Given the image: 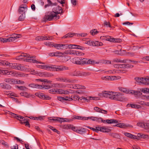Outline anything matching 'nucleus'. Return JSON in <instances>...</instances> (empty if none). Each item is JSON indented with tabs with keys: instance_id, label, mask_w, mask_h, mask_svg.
Returning <instances> with one entry per match:
<instances>
[{
	"instance_id": "obj_1",
	"label": "nucleus",
	"mask_w": 149,
	"mask_h": 149,
	"mask_svg": "<svg viewBox=\"0 0 149 149\" xmlns=\"http://www.w3.org/2000/svg\"><path fill=\"white\" fill-rule=\"evenodd\" d=\"M109 97L111 100L116 101L123 102L125 100V98L120 92L110 91Z\"/></svg>"
},
{
	"instance_id": "obj_2",
	"label": "nucleus",
	"mask_w": 149,
	"mask_h": 149,
	"mask_svg": "<svg viewBox=\"0 0 149 149\" xmlns=\"http://www.w3.org/2000/svg\"><path fill=\"white\" fill-rule=\"evenodd\" d=\"M21 57H27L28 58H30V59H24V60L25 61L32 62L33 63H40L36 60L34 59V57L33 56H30V55L27 54L25 53H22L20 55L17 56L16 57V59H22L23 58H21Z\"/></svg>"
},
{
	"instance_id": "obj_3",
	"label": "nucleus",
	"mask_w": 149,
	"mask_h": 149,
	"mask_svg": "<svg viewBox=\"0 0 149 149\" xmlns=\"http://www.w3.org/2000/svg\"><path fill=\"white\" fill-rule=\"evenodd\" d=\"M91 120L93 121H95L99 123L102 122L104 123H106L108 124H111L113 123H117V120L115 119H111L106 120H104L102 118L100 117H97L94 116H91Z\"/></svg>"
},
{
	"instance_id": "obj_4",
	"label": "nucleus",
	"mask_w": 149,
	"mask_h": 149,
	"mask_svg": "<svg viewBox=\"0 0 149 149\" xmlns=\"http://www.w3.org/2000/svg\"><path fill=\"white\" fill-rule=\"evenodd\" d=\"M22 35L20 34H15L13 37L8 38H0V41L3 43L13 41L15 39L21 37Z\"/></svg>"
},
{
	"instance_id": "obj_5",
	"label": "nucleus",
	"mask_w": 149,
	"mask_h": 149,
	"mask_svg": "<svg viewBox=\"0 0 149 149\" xmlns=\"http://www.w3.org/2000/svg\"><path fill=\"white\" fill-rule=\"evenodd\" d=\"M100 39L102 40H106L115 43L120 42L121 40L120 39L115 38L109 36H101L100 37Z\"/></svg>"
},
{
	"instance_id": "obj_6",
	"label": "nucleus",
	"mask_w": 149,
	"mask_h": 149,
	"mask_svg": "<svg viewBox=\"0 0 149 149\" xmlns=\"http://www.w3.org/2000/svg\"><path fill=\"white\" fill-rule=\"evenodd\" d=\"M60 16L55 14L52 11L49 12L45 16L46 19L49 21H51L53 19L57 20L59 18Z\"/></svg>"
},
{
	"instance_id": "obj_7",
	"label": "nucleus",
	"mask_w": 149,
	"mask_h": 149,
	"mask_svg": "<svg viewBox=\"0 0 149 149\" xmlns=\"http://www.w3.org/2000/svg\"><path fill=\"white\" fill-rule=\"evenodd\" d=\"M56 79L57 81H59L61 82H66L68 83H75L77 80L75 79L71 80L65 78L63 77H59L56 78Z\"/></svg>"
},
{
	"instance_id": "obj_8",
	"label": "nucleus",
	"mask_w": 149,
	"mask_h": 149,
	"mask_svg": "<svg viewBox=\"0 0 149 149\" xmlns=\"http://www.w3.org/2000/svg\"><path fill=\"white\" fill-rule=\"evenodd\" d=\"M9 114L12 116L13 118L19 120L21 122V123L22 122V121H25L27 119V118H26L21 116L20 115H17L11 112H10Z\"/></svg>"
},
{
	"instance_id": "obj_9",
	"label": "nucleus",
	"mask_w": 149,
	"mask_h": 149,
	"mask_svg": "<svg viewBox=\"0 0 149 149\" xmlns=\"http://www.w3.org/2000/svg\"><path fill=\"white\" fill-rule=\"evenodd\" d=\"M97 130L98 132L99 131L103 132H109L111 131V130L109 129L108 127H106L105 126L100 127L99 126L97 127Z\"/></svg>"
},
{
	"instance_id": "obj_10",
	"label": "nucleus",
	"mask_w": 149,
	"mask_h": 149,
	"mask_svg": "<svg viewBox=\"0 0 149 149\" xmlns=\"http://www.w3.org/2000/svg\"><path fill=\"white\" fill-rule=\"evenodd\" d=\"M35 95L40 98L46 100H49L51 99L50 97L48 95H45L44 93H36Z\"/></svg>"
},
{
	"instance_id": "obj_11",
	"label": "nucleus",
	"mask_w": 149,
	"mask_h": 149,
	"mask_svg": "<svg viewBox=\"0 0 149 149\" xmlns=\"http://www.w3.org/2000/svg\"><path fill=\"white\" fill-rule=\"evenodd\" d=\"M27 10V6L25 4H22L19 7L18 12L20 14L25 13Z\"/></svg>"
},
{
	"instance_id": "obj_12",
	"label": "nucleus",
	"mask_w": 149,
	"mask_h": 149,
	"mask_svg": "<svg viewBox=\"0 0 149 149\" xmlns=\"http://www.w3.org/2000/svg\"><path fill=\"white\" fill-rule=\"evenodd\" d=\"M135 79L138 83L146 84L147 83L148 77L145 78L142 77L135 78Z\"/></svg>"
},
{
	"instance_id": "obj_13",
	"label": "nucleus",
	"mask_w": 149,
	"mask_h": 149,
	"mask_svg": "<svg viewBox=\"0 0 149 149\" xmlns=\"http://www.w3.org/2000/svg\"><path fill=\"white\" fill-rule=\"evenodd\" d=\"M54 66H55V65L52 66V70L56 71H61L63 70H68V68L62 66H58L57 68L54 67Z\"/></svg>"
},
{
	"instance_id": "obj_14",
	"label": "nucleus",
	"mask_w": 149,
	"mask_h": 149,
	"mask_svg": "<svg viewBox=\"0 0 149 149\" xmlns=\"http://www.w3.org/2000/svg\"><path fill=\"white\" fill-rule=\"evenodd\" d=\"M52 11L57 15L58 14L62 13H63L62 8L59 6L54 7L52 9Z\"/></svg>"
},
{
	"instance_id": "obj_15",
	"label": "nucleus",
	"mask_w": 149,
	"mask_h": 149,
	"mask_svg": "<svg viewBox=\"0 0 149 149\" xmlns=\"http://www.w3.org/2000/svg\"><path fill=\"white\" fill-rule=\"evenodd\" d=\"M54 47L58 49H63L64 48H67L68 45L61 44H57L54 43Z\"/></svg>"
},
{
	"instance_id": "obj_16",
	"label": "nucleus",
	"mask_w": 149,
	"mask_h": 149,
	"mask_svg": "<svg viewBox=\"0 0 149 149\" xmlns=\"http://www.w3.org/2000/svg\"><path fill=\"white\" fill-rule=\"evenodd\" d=\"M19 63H10L8 62L6 66H8L9 68L17 70Z\"/></svg>"
},
{
	"instance_id": "obj_17",
	"label": "nucleus",
	"mask_w": 149,
	"mask_h": 149,
	"mask_svg": "<svg viewBox=\"0 0 149 149\" xmlns=\"http://www.w3.org/2000/svg\"><path fill=\"white\" fill-rule=\"evenodd\" d=\"M93 63L94 64H109L111 63V61H110L105 60H101L98 61L97 62H95L94 61H93Z\"/></svg>"
},
{
	"instance_id": "obj_18",
	"label": "nucleus",
	"mask_w": 149,
	"mask_h": 149,
	"mask_svg": "<svg viewBox=\"0 0 149 149\" xmlns=\"http://www.w3.org/2000/svg\"><path fill=\"white\" fill-rule=\"evenodd\" d=\"M116 123V124L115 126L121 128H124L128 127H132V126L129 124H127L124 123H118V122Z\"/></svg>"
},
{
	"instance_id": "obj_19",
	"label": "nucleus",
	"mask_w": 149,
	"mask_h": 149,
	"mask_svg": "<svg viewBox=\"0 0 149 149\" xmlns=\"http://www.w3.org/2000/svg\"><path fill=\"white\" fill-rule=\"evenodd\" d=\"M58 100L62 102L65 101H71L72 100V98L68 97H62L61 96H58L57 97Z\"/></svg>"
},
{
	"instance_id": "obj_20",
	"label": "nucleus",
	"mask_w": 149,
	"mask_h": 149,
	"mask_svg": "<svg viewBox=\"0 0 149 149\" xmlns=\"http://www.w3.org/2000/svg\"><path fill=\"white\" fill-rule=\"evenodd\" d=\"M15 79L10 78H6L4 79V81L11 84H15Z\"/></svg>"
},
{
	"instance_id": "obj_21",
	"label": "nucleus",
	"mask_w": 149,
	"mask_h": 149,
	"mask_svg": "<svg viewBox=\"0 0 149 149\" xmlns=\"http://www.w3.org/2000/svg\"><path fill=\"white\" fill-rule=\"evenodd\" d=\"M110 92V91H103L102 93H99L98 96L101 97H109V95Z\"/></svg>"
},
{
	"instance_id": "obj_22",
	"label": "nucleus",
	"mask_w": 149,
	"mask_h": 149,
	"mask_svg": "<svg viewBox=\"0 0 149 149\" xmlns=\"http://www.w3.org/2000/svg\"><path fill=\"white\" fill-rule=\"evenodd\" d=\"M91 116L88 117H81V116H74V117L73 118L74 119H78V120H87L89 119L91 120Z\"/></svg>"
},
{
	"instance_id": "obj_23",
	"label": "nucleus",
	"mask_w": 149,
	"mask_h": 149,
	"mask_svg": "<svg viewBox=\"0 0 149 149\" xmlns=\"http://www.w3.org/2000/svg\"><path fill=\"white\" fill-rule=\"evenodd\" d=\"M94 109L97 112L100 113L105 114H107V110H103L102 109L99 108L98 107H95L94 108Z\"/></svg>"
},
{
	"instance_id": "obj_24",
	"label": "nucleus",
	"mask_w": 149,
	"mask_h": 149,
	"mask_svg": "<svg viewBox=\"0 0 149 149\" xmlns=\"http://www.w3.org/2000/svg\"><path fill=\"white\" fill-rule=\"evenodd\" d=\"M17 70L22 71H29V68H26L24 66L21 65V64H19Z\"/></svg>"
},
{
	"instance_id": "obj_25",
	"label": "nucleus",
	"mask_w": 149,
	"mask_h": 149,
	"mask_svg": "<svg viewBox=\"0 0 149 149\" xmlns=\"http://www.w3.org/2000/svg\"><path fill=\"white\" fill-rule=\"evenodd\" d=\"M70 92L68 90H63L57 89V93L61 94H68Z\"/></svg>"
},
{
	"instance_id": "obj_26",
	"label": "nucleus",
	"mask_w": 149,
	"mask_h": 149,
	"mask_svg": "<svg viewBox=\"0 0 149 149\" xmlns=\"http://www.w3.org/2000/svg\"><path fill=\"white\" fill-rule=\"evenodd\" d=\"M61 118L57 117H50L49 118V120L50 121H50L51 122H60L61 121Z\"/></svg>"
},
{
	"instance_id": "obj_27",
	"label": "nucleus",
	"mask_w": 149,
	"mask_h": 149,
	"mask_svg": "<svg viewBox=\"0 0 149 149\" xmlns=\"http://www.w3.org/2000/svg\"><path fill=\"white\" fill-rule=\"evenodd\" d=\"M103 45V44L101 42L98 41H92V45L94 46H100Z\"/></svg>"
},
{
	"instance_id": "obj_28",
	"label": "nucleus",
	"mask_w": 149,
	"mask_h": 149,
	"mask_svg": "<svg viewBox=\"0 0 149 149\" xmlns=\"http://www.w3.org/2000/svg\"><path fill=\"white\" fill-rule=\"evenodd\" d=\"M124 134L126 136L129 138L130 139H137V137L134 135H133L130 133L127 132H125Z\"/></svg>"
},
{
	"instance_id": "obj_29",
	"label": "nucleus",
	"mask_w": 149,
	"mask_h": 149,
	"mask_svg": "<svg viewBox=\"0 0 149 149\" xmlns=\"http://www.w3.org/2000/svg\"><path fill=\"white\" fill-rule=\"evenodd\" d=\"M127 61V60L125 59L122 60L121 58H115L113 60V61L114 62H115L117 63H126Z\"/></svg>"
},
{
	"instance_id": "obj_30",
	"label": "nucleus",
	"mask_w": 149,
	"mask_h": 149,
	"mask_svg": "<svg viewBox=\"0 0 149 149\" xmlns=\"http://www.w3.org/2000/svg\"><path fill=\"white\" fill-rule=\"evenodd\" d=\"M51 87L54 88H61L63 87V86L61 83H52L51 84Z\"/></svg>"
},
{
	"instance_id": "obj_31",
	"label": "nucleus",
	"mask_w": 149,
	"mask_h": 149,
	"mask_svg": "<svg viewBox=\"0 0 149 149\" xmlns=\"http://www.w3.org/2000/svg\"><path fill=\"white\" fill-rule=\"evenodd\" d=\"M118 89L120 91L127 94H128L130 92L129 90L122 87H119Z\"/></svg>"
},
{
	"instance_id": "obj_32",
	"label": "nucleus",
	"mask_w": 149,
	"mask_h": 149,
	"mask_svg": "<svg viewBox=\"0 0 149 149\" xmlns=\"http://www.w3.org/2000/svg\"><path fill=\"white\" fill-rule=\"evenodd\" d=\"M126 107H131L132 108L137 109H139L141 107V106L139 105L129 104L127 105Z\"/></svg>"
},
{
	"instance_id": "obj_33",
	"label": "nucleus",
	"mask_w": 149,
	"mask_h": 149,
	"mask_svg": "<svg viewBox=\"0 0 149 149\" xmlns=\"http://www.w3.org/2000/svg\"><path fill=\"white\" fill-rule=\"evenodd\" d=\"M29 86L33 88L39 89V88H42L41 85H39L38 84H31L29 85Z\"/></svg>"
},
{
	"instance_id": "obj_34",
	"label": "nucleus",
	"mask_w": 149,
	"mask_h": 149,
	"mask_svg": "<svg viewBox=\"0 0 149 149\" xmlns=\"http://www.w3.org/2000/svg\"><path fill=\"white\" fill-rule=\"evenodd\" d=\"M77 74L79 76L85 77L90 75V73L88 72H78Z\"/></svg>"
},
{
	"instance_id": "obj_35",
	"label": "nucleus",
	"mask_w": 149,
	"mask_h": 149,
	"mask_svg": "<svg viewBox=\"0 0 149 149\" xmlns=\"http://www.w3.org/2000/svg\"><path fill=\"white\" fill-rule=\"evenodd\" d=\"M114 67L115 68H125L126 67V66L124 64H114L113 65Z\"/></svg>"
},
{
	"instance_id": "obj_36",
	"label": "nucleus",
	"mask_w": 149,
	"mask_h": 149,
	"mask_svg": "<svg viewBox=\"0 0 149 149\" xmlns=\"http://www.w3.org/2000/svg\"><path fill=\"white\" fill-rule=\"evenodd\" d=\"M109 135L112 137L113 138L116 139H119L120 138V135L117 133H111L109 134Z\"/></svg>"
},
{
	"instance_id": "obj_37",
	"label": "nucleus",
	"mask_w": 149,
	"mask_h": 149,
	"mask_svg": "<svg viewBox=\"0 0 149 149\" xmlns=\"http://www.w3.org/2000/svg\"><path fill=\"white\" fill-rule=\"evenodd\" d=\"M90 100H88V99L86 98L85 97H80L79 100V102L83 103L85 102H88Z\"/></svg>"
},
{
	"instance_id": "obj_38",
	"label": "nucleus",
	"mask_w": 149,
	"mask_h": 149,
	"mask_svg": "<svg viewBox=\"0 0 149 149\" xmlns=\"http://www.w3.org/2000/svg\"><path fill=\"white\" fill-rule=\"evenodd\" d=\"M73 62L74 63L77 64L81 65L80 61V58H76L73 59Z\"/></svg>"
},
{
	"instance_id": "obj_39",
	"label": "nucleus",
	"mask_w": 149,
	"mask_h": 149,
	"mask_svg": "<svg viewBox=\"0 0 149 149\" xmlns=\"http://www.w3.org/2000/svg\"><path fill=\"white\" fill-rule=\"evenodd\" d=\"M86 132L85 129L83 127L78 128L77 132L80 134H82Z\"/></svg>"
},
{
	"instance_id": "obj_40",
	"label": "nucleus",
	"mask_w": 149,
	"mask_h": 149,
	"mask_svg": "<svg viewBox=\"0 0 149 149\" xmlns=\"http://www.w3.org/2000/svg\"><path fill=\"white\" fill-rule=\"evenodd\" d=\"M130 92L129 94H134L136 95H140L141 94H142V93L140 92V91H137L132 90L130 91Z\"/></svg>"
},
{
	"instance_id": "obj_41",
	"label": "nucleus",
	"mask_w": 149,
	"mask_h": 149,
	"mask_svg": "<svg viewBox=\"0 0 149 149\" xmlns=\"http://www.w3.org/2000/svg\"><path fill=\"white\" fill-rule=\"evenodd\" d=\"M75 33H68L63 36L62 38H71L72 37Z\"/></svg>"
},
{
	"instance_id": "obj_42",
	"label": "nucleus",
	"mask_w": 149,
	"mask_h": 149,
	"mask_svg": "<svg viewBox=\"0 0 149 149\" xmlns=\"http://www.w3.org/2000/svg\"><path fill=\"white\" fill-rule=\"evenodd\" d=\"M7 70H0V73L3 75H9L10 73Z\"/></svg>"
},
{
	"instance_id": "obj_43",
	"label": "nucleus",
	"mask_w": 149,
	"mask_h": 149,
	"mask_svg": "<svg viewBox=\"0 0 149 149\" xmlns=\"http://www.w3.org/2000/svg\"><path fill=\"white\" fill-rule=\"evenodd\" d=\"M117 71L118 70H109L104 71V73L106 74H114L116 73Z\"/></svg>"
},
{
	"instance_id": "obj_44",
	"label": "nucleus",
	"mask_w": 149,
	"mask_h": 149,
	"mask_svg": "<svg viewBox=\"0 0 149 149\" xmlns=\"http://www.w3.org/2000/svg\"><path fill=\"white\" fill-rule=\"evenodd\" d=\"M44 44L47 46L53 47L54 46V43L50 42H44Z\"/></svg>"
},
{
	"instance_id": "obj_45",
	"label": "nucleus",
	"mask_w": 149,
	"mask_h": 149,
	"mask_svg": "<svg viewBox=\"0 0 149 149\" xmlns=\"http://www.w3.org/2000/svg\"><path fill=\"white\" fill-rule=\"evenodd\" d=\"M25 17V13L22 14L19 17L18 20L19 21H23L24 20Z\"/></svg>"
},
{
	"instance_id": "obj_46",
	"label": "nucleus",
	"mask_w": 149,
	"mask_h": 149,
	"mask_svg": "<svg viewBox=\"0 0 149 149\" xmlns=\"http://www.w3.org/2000/svg\"><path fill=\"white\" fill-rule=\"evenodd\" d=\"M57 88H52L49 90V92L50 93L55 94L57 93Z\"/></svg>"
},
{
	"instance_id": "obj_47",
	"label": "nucleus",
	"mask_w": 149,
	"mask_h": 149,
	"mask_svg": "<svg viewBox=\"0 0 149 149\" xmlns=\"http://www.w3.org/2000/svg\"><path fill=\"white\" fill-rule=\"evenodd\" d=\"M99 32L96 29H94L91 30L90 31L91 34L92 35H94L98 33Z\"/></svg>"
},
{
	"instance_id": "obj_48",
	"label": "nucleus",
	"mask_w": 149,
	"mask_h": 149,
	"mask_svg": "<svg viewBox=\"0 0 149 149\" xmlns=\"http://www.w3.org/2000/svg\"><path fill=\"white\" fill-rule=\"evenodd\" d=\"M145 123H146L143 122L138 123L137 124V125L138 126L141 127L142 128H145Z\"/></svg>"
},
{
	"instance_id": "obj_49",
	"label": "nucleus",
	"mask_w": 149,
	"mask_h": 149,
	"mask_svg": "<svg viewBox=\"0 0 149 149\" xmlns=\"http://www.w3.org/2000/svg\"><path fill=\"white\" fill-rule=\"evenodd\" d=\"M60 122L61 123L62 122H70L72 121V120L71 119H67L66 118H61Z\"/></svg>"
},
{
	"instance_id": "obj_50",
	"label": "nucleus",
	"mask_w": 149,
	"mask_h": 149,
	"mask_svg": "<svg viewBox=\"0 0 149 149\" xmlns=\"http://www.w3.org/2000/svg\"><path fill=\"white\" fill-rule=\"evenodd\" d=\"M9 73H10L9 75H10L12 76L17 77V73H16V71H9Z\"/></svg>"
},
{
	"instance_id": "obj_51",
	"label": "nucleus",
	"mask_w": 149,
	"mask_h": 149,
	"mask_svg": "<svg viewBox=\"0 0 149 149\" xmlns=\"http://www.w3.org/2000/svg\"><path fill=\"white\" fill-rule=\"evenodd\" d=\"M52 66H49L48 65H43V69L46 70H52Z\"/></svg>"
},
{
	"instance_id": "obj_52",
	"label": "nucleus",
	"mask_w": 149,
	"mask_h": 149,
	"mask_svg": "<svg viewBox=\"0 0 149 149\" xmlns=\"http://www.w3.org/2000/svg\"><path fill=\"white\" fill-rule=\"evenodd\" d=\"M140 91L143 93H149V88H143L140 89Z\"/></svg>"
},
{
	"instance_id": "obj_53",
	"label": "nucleus",
	"mask_w": 149,
	"mask_h": 149,
	"mask_svg": "<svg viewBox=\"0 0 149 149\" xmlns=\"http://www.w3.org/2000/svg\"><path fill=\"white\" fill-rule=\"evenodd\" d=\"M24 83V81L19 79H15V84H23Z\"/></svg>"
},
{
	"instance_id": "obj_54",
	"label": "nucleus",
	"mask_w": 149,
	"mask_h": 149,
	"mask_svg": "<svg viewBox=\"0 0 149 149\" xmlns=\"http://www.w3.org/2000/svg\"><path fill=\"white\" fill-rule=\"evenodd\" d=\"M88 59L84 58H80V61L81 65L86 64V61Z\"/></svg>"
},
{
	"instance_id": "obj_55",
	"label": "nucleus",
	"mask_w": 149,
	"mask_h": 149,
	"mask_svg": "<svg viewBox=\"0 0 149 149\" xmlns=\"http://www.w3.org/2000/svg\"><path fill=\"white\" fill-rule=\"evenodd\" d=\"M48 127L54 132H56L57 134H59V132L56 129L54 128L53 127L50 125H49Z\"/></svg>"
},
{
	"instance_id": "obj_56",
	"label": "nucleus",
	"mask_w": 149,
	"mask_h": 149,
	"mask_svg": "<svg viewBox=\"0 0 149 149\" xmlns=\"http://www.w3.org/2000/svg\"><path fill=\"white\" fill-rule=\"evenodd\" d=\"M8 61H2L0 60V65L6 66Z\"/></svg>"
},
{
	"instance_id": "obj_57",
	"label": "nucleus",
	"mask_w": 149,
	"mask_h": 149,
	"mask_svg": "<svg viewBox=\"0 0 149 149\" xmlns=\"http://www.w3.org/2000/svg\"><path fill=\"white\" fill-rule=\"evenodd\" d=\"M148 102H144L143 101H141L138 102V103L144 105V106H148Z\"/></svg>"
},
{
	"instance_id": "obj_58",
	"label": "nucleus",
	"mask_w": 149,
	"mask_h": 149,
	"mask_svg": "<svg viewBox=\"0 0 149 149\" xmlns=\"http://www.w3.org/2000/svg\"><path fill=\"white\" fill-rule=\"evenodd\" d=\"M41 86H42V88H39V89H43V88H44L45 89H48L50 88L51 87V85H41Z\"/></svg>"
},
{
	"instance_id": "obj_59",
	"label": "nucleus",
	"mask_w": 149,
	"mask_h": 149,
	"mask_svg": "<svg viewBox=\"0 0 149 149\" xmlns=\"http://www.w3.org/2000/svg\"><path fill=\"white\" fill-rule=\"evenodd\" d=\"M29 71H30L31 72H32L31 74H32L36 75L37 74H39V72L36 71H35L33 69L31 70L29 69Z\"/></svg>"
},
{
	"instance_id": "obj_60",
	"label": "nucleus",
	"mask_w": 149,
	"mask_h": 149,
	"mask_svg": "<svg viewBox=\"0 0 149 149\" xmlns=\"http://www.w3.org/2000/svg\"><path fill=\"white\" fill-rule=\"evenodd\" d=\"M72 125H65L63 127V128L64 129H68L71 128Z\"/></svg>"
},
{
	"instance_id": "obj_61",
	"label": "nucleus",
	"mask_w": 149,
	"mask_h": 149,
	"mask_svg": "<svg viewBox=\"0 0 149 149\" xmlns=\"http://www.w3.org/2000/svg\"><path fill=\"white\" fill-rule=\"evenodd\" d=\"M80 98V97H79V96L78 95H75L73 97V98L72 99V100H78L79 101Z\"/></svg>"
},
{
	"instance_id": "obj_62",
	"label": "nucleus",
	"mask_w": 149,
	"mask_h": 149,
	"mask_svg": "<svg viewBox=\"0 0 149 149\" xmlns=\"http://www.w3.org/2000/svg\"><path fill=\"white\" fill-rule=\"evenodd\" d=\"M54 56H61L62 55H63L64 54L62 53L59 52H54Z\"/></svg>"
},
{
	"instance_id": "obj_63",
	"label": "nucleus",
	"mask_w": 149,
	"mask_h": 149,
	"mask_svg": "<svg viewBox=\"0 0 149 149\" xmlns=\"http://www.w3.org/2000/svg\"><path fill=\"white\" fill-rule=\"evenodd\" d=\"M104 25L106 26L107 27H111V26L109 22H107L106 21H104Z\"/></svg>"
},
{
	"instance_id": "obj_64",
	"label": "nucleus",
	"mask_w": 149,
	"mask_h": 149,
	"mask_svg": "<svg viewBox=\"0 0 149 149\" xmlns=\"http://www.w3.org/2000/svg\"><path fill=\"white\" fill-rule=\"evenodd\" d=\"M5 85V87L4 89L6 90H10L11 89V86L9 84H6Z\"/></svg>"
}]
</instances>
